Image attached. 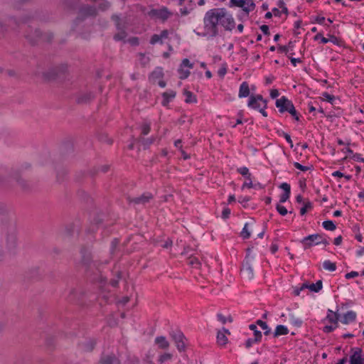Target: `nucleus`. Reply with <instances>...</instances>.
Masks as SVG:
<instances>
[{"mask_svg":"<svg viewBox=\"0 0 364 364\" xmlns=\"http://www.w3.org/2000/svg\"><path fill=\"white\" fill-rule=\"evenodd\" d=\"M356 319V313L353 311H348L341 319V322L343 324H348L355 321Z\"/></svg>","mask_w":364,"mask_h":364,"instance_id":"19","label":"nucleus"},{"mask_svg":"<svg viewBox=\"0 0 364 364\" xmlns=\"http://www.w3.org/2000/svg\"><path fill=\"white\" fill-rule=\"evenodd\" d=\"M249 328L253 331L254 341H260L262 338V334L260 331L257 329V324L252 323L249 326Z\"/></svg>","mask_w":364,"mask_h":364,"instance_id":"27","label":"nucleus"},{"mask_svg":"<svg viewBox=\"0 0 364 364\" xmlns=\"http://www.w3.org/2000/svg\"><path fill=\"white\" fill-rule=\"evenodd\" d=\"M170 335L174 341L177 349L181 352L186 350V344L184 340L186 339L183 333L181 331H172Z\"/></svg>","mask_w":364,"mask_h":364,"instance_id":"8","label":"nucleus"},{"mask_svg":"<svg viewBox=\"0 0 364 364\" xmlns=\"http://www.w3.org/2000/svg\"><path fill=\"white\" fill-rule=\"evenodd\" d=\"M248 225H249V223H246L242 228V232H241V236L244 239H248L251 235V233L248 230Z\"/></svg>","mask_w":364,"mask_h":364,"instance_id":"44","label":"nucleus"},{"mask_svg":"<svg viewBox=\"0 0 364 364\" xmlns=\"http://www.w3.org/2000/svg\"><path fill=\"white\" fill-rule=\"evenodd\" d=\"M6 246L10 252H13L16 246V237L14 233L9 235L6 237Z\"/></svg>","mask_w":364,"mask_h":364,"instance_id":"20","label":"nucleus"},{"mask_svg":"<svg viewBox=\"0 0 364 364\" xmlns=\"http://www.w3.org/2000/svg\"><path fill=\"white\" fill-rule=\"evenodd\" d=\"M323 287L321 280L317 281L315 284H311L309 286V289L314 292H318Z\"/></svg>","mask_w":364,"mask_h":364,"instance_id":"36","label":"nucleus"},{"mask_svg":"<svg viewBox=\"0 0 364 364\" xmlns=\"http://www.w3.org/2000/svg\"><path fill=\"white\" fill-rule=\"evenodd\" d=\"M350 352V364H364V354L361 348H352Z\"/></svg>","mask_w":364,"mask_h":364,"instance_id":"9","label":"nucleus"},{"mask_svg":"<svg viewBox=\"0 0 364 364\" xmlns=\"http://www.w3.org/2000/svg\"><path fill=\"white\" fill-rule=\"evenodd\" d=\"M220 9H223V16L220 17V21H219V24H220L226 31H231L235 26V23L233 17L231 14L227 12L226 9L225 8H219ZM220 15L221 12H220ZM223 14V12H222Z\"/></svg>","mask_w":364,"mask_h":364,"instance_id":"5","label":"nucleus"},{"mask_svg":"<svg viewBox=\"0 0 364 364\" xmlns=\"http://www.w3.org/2000/svg\"><path fill=\"white\" fill-rule=\"evenodd\" d=\"M228 342V338L224 333L218 331L217 334V343L220 346H225Z\"/></svg>","mask_w":364,"mask_h":364,"instance_id":"34","label":"nucleus"},{"mask_svg":"<svg viewBox=\"0 0 364 364\" xmlns=\"http://www.w3.org/2000/svg\"><path fill=\"white\" fill-rule=\"evenodd\" d=\"M188 264L194 268H199L200 266V262L197 257H190L187 260Z\"/></svg>","mask_w":364,"mask_h":364,"instance_id":"38","label":"nucleus"},{"mask_svg":"<svg viewBox=\"0 0 364 364\" xmlns=\"http://www.w3.org/2000/svg\"><path fill=\"white\" fill-rule=\"evenodd\" d=\"M154 196L152 193L149 192H146L138 197H134L132 198H129V203H133L134 205H145L149 203L152 199Z\"/></svg>","mask_w":364,"mask_h":364,"instance_id":"11","label":"nucleus"},{"mask_svg":"<svg viewBox=\"0 0 364 364\" xmlns=\"http://www.w3.org/2000/svg\"><path fill=\"white\" fill-rule=\"evenodd\" d=\"M256 324L262 328V329L264 331V334L265 336H267L271 333V328L268 326L266 322L260 319H258L256 321Z\"/></svg>","mask_w":364,"mask_h":364,"instance_id":"32","label":"nucleus"},{"mask_svg":"<svg viewBox=\"0 0 364 364\" xmlns=\"http://www.w3.org/2000/svg\"><path fill=\"white\" fill-rule=\"evenodd\" d=\"M323 267L324 269L333 272L336 269V263L331 262L330 260H325L323 262Z\"/></svg>","mask_w":364,"mask_h":364,"instance_id":"35","label":"nucleus"},{"mask_svg":"<svg viewBox=\"0 0 364 364\" xmlns=\"http://www.w3.org/2000/svg\"><path fill=\"white\" fill-rule=\"evenodd\" d=\"M110 6L109 2L107 1H104L103 2L100 3L98 6V8L100 10L105 11L107 10Z\"/></svg>","mask_w":364,"mask_h":364,"instance_id":"54","label":"nucleus"},{"mask_svg":"<svg viewBox=\"0 0 364 364\" xmlns=\"http://www.w3.org/2000/svg\"><path fill=\"white\" fill-rule=\"evenodd\" d=\"M267 107V101L263 102V105L258 109L259 112L262 114L263 117H267V112L265 111V109Z\"/></svg>","mask_w":364,"mask_h":364,"instance_id":"57","label":"nucleus"},{"mask_svg":"<svg viewBox=\"0 0 364 364\" xmlns=\"http://www.w3.org/2000/svg\"><path fill=\"white\" fill-rule=\"evenodd\" d=\"M289 322L291 325H293L295 327L299 328L301 326L303 321L301 318L295 316L294 314H290L289 316Z\"/></svg>","mask_w":364,"mask_h":364,"instance_id":"29","label":"nucleus"},{"mask_svg":"<svg viewBox=\"0 0 364 364\" xmlns=\"http://www.w3.org/2000/svg\"><path fill=\"white\" fill-rule=\"evenodd\" d=\"M183 95L186 96L185 102L186 103H193L197 102L196 96L192 92L184 90Z\"/></svg>","mask_w":364,"mask_h":364,"instance_id":"30","label":"nucleus"},{"mask_svg":"<svg viewBox=\"0 0 364 364\" xmlns=\"http://www.w3.org/2000/svg\"><path fill=\"white\" fill-rule=\"evenodd\" d=\"M181 139H178L176 140L175 142H174V145L177 148H179L181 151V154H182V156L183 158L186 160V159H188L190 158L189 155L187 154L183 149H182V146H181Z\"/></svg>","mask_w":364,"mask_h":364,"instance_id":"41","label":"nucleus"},{"mask_svg":"<svg viewBox=\"0 0 364 364\" xmlns=\"http://www.w3.org/2000/svg\"><path fill=\"white\" fill-rule=\"evenodd\" d=\"M162 101L161 105L164 107H167L170 103L176 97V92L173 90H169L162 93Z\"/></svg>","mask_w":364,"mask_h":364,"instance_id":"13","label":"nucleus"},{"mask_svg":"<svg viewBox=\"0 0 364 364\" xmlns=\"http://www.w3.org/2000/svg\"><path fill=\"white\" fill-rule=\"evenodd\" d=\"M246 181L243 183L242 186V189H244L245 188H251L253 187V183L252 181L251 176H249V178H245Z\"/></svg>","mask_w":364,"mask_h":364,"instance_id":"53","label":"nucleus"},{"mask_svg":"<svg viewBox=\"0 0 364 364\" xmlns=\"http://www.w3.org/2000/svg\"><path fill=\"white\" fill-rule=\"evenodd\" d=\"M246 0H230V7L242 8L245 5Z\"/></svg>","mask_w":364,"mask_h":364,"instance_id":"40","label":"nucleus"},{"mask_svg":"<svg viewBox=\"0 0 364 364\" xmlns=\"http://www.w3.org/2000/svg\"><path fill=\"white\" fill-rule=\"evenodd\" d=\"M359 275L358 272H355V271H352L350 272H348L347 273L346 275H345V277L346 279H352V278H354V277H356Z\"/></svg>","mask_w":364,"mask_h":364,"instance_id":"62","label":"nucleus"},{"mask_svg":"<svg viewBox=\"0 0 364 364\" xmlns=\"http://www.w3.org/2000/svg\"><path fill=\"white\" fill-rule=\"evenodd\" d=\"M127 42L133 46H137L139 45V40L138 37H131L127 40Z\"/></svg>","mask_w":364,"mask_h":364,"instance_id":"56","label":"nucleus"},{"mask_svg":"<svg viewBox=\"0 0 364 364\" xmlns=\"http://www.w3.org/2000/svg\"><path fill=\"white\" fill-rule=\"evenodd\" d=\"M149 43L151 45H155L156 43H160V44H163L164 43L163 41L161 39V37H160L159 34H154L151 37Z\"/></svg>","mask_w":364,"mask_h":364,"instance_id":"42","label":"nucleus"},{"mask_svg":"<svg viewBox=\"0 0 364 364\" xmlns=\"http://www.w3.org/2000/svg\"><path fill=\"white\" fill-rule=\"evenodd\" d=\"M164 77V73L161 68H156L150 75V78L152 80L160 79Z\"/></svg>","mask_w":364,"mask_h":364,"instance_id":"33","label":"nucleus"},{"mask_svg":"<svg viewBox=\"0 0 364 364\" xmlns=\"http://www.w3.org/2000/svg\"><path fill=\"white\" fill-rule=\"evenodd\" d=\"M118 32L113 36V39L115 41H124L127 37V30L117 31Z\"/></svg>","mask_w":364,"mask_h":364,"instance_id":"28","label":"nucleus"},{"mask_svg":"<svg viewBox=\"0 0 364 364\" xmlns=\"http://www.w3.org/2000/svg\"><path fill=\"white\" fill-rule=\"evenodd\" d=\"M276 107L280 113L288 112L297 122L300 120V114L294 107L293 102L286 96L277 99L275 102Z\"/></svg>","mask_w":364,"mask_h":364,"instance_id":"2","label":"nucleus"},{"mask_svg":"<svg viewBox=\"0 0 364 364\" xmlns=\"http://www.w3.org/2000/svg\"><path fill=\"white\" fill-rule=\"evenodd\" d=\"M172 358V355L171 353H164L159 358V362L160 363H163L168 360H171Z\"/></svg>","mask_w":364,"mask_h":364,"instance_id":"50","label":"nucleus"},{"mask_svg":"<svg viewBox=\"0 0 364 364\" xmlns=\"http://www.w3.org/2000/svg\"><path fill=\"white\" fill-rule=\"evenodd\" d=\"M97 14V9L93 6L85 5L80 7L79 10L80 16L77 18V20L82 21L84 18L89 16H95Z\"/></svg>","mask_w":364,"mask_h":364,"instance_id":"12","label":"nucleus"},{"mask_svg":"<svg viewBox=\"0 0 364 364\" xmlns=\"http://www.w3.org/2000/svg\"><path fill=\"white\" fill-rule=\"evenodd\" d=\"M294 166L296 168H297V169H299V170H300L301 171H307L309 170H311V167H312V166H303L301 164H299V162H294Z\"/></svg>","mask_w":364,"mask_h":364,"instance_id":"48","label":"nucleus"},{"mask_svg":"<svg viewBox=\"0 0 364 364\" xmlns=\"http://www.w3.org/2000/svg\"><path fill=\"white\" fill-rule=\"evenodd\" d=\"M323 97L325 98V100L326 101H328V102H330L331 105H333V102L334 100H336V97L334 95H330L329 93L328 92H323L322 94Z\"/></svg>","mask_w":364,"mask_h":364,"instance_id":"49","label":"nucleus"},{"mask_svg":"<svg viewBox=\"0 0 364 364\" xmlns=\"http://www.w3.org/2000/svg\"><path fill=\"white\" fill-rule=\"evenodd\" d=\"M279 188L284 191L283 193H282L279 197V203H285L290 197L291 186L287 183H282L279 186Z\"/></svg>","mask_w":364,"mask_h":364,"instance_id":"15","label":"nucleus"},{"mask_svg":"<svg viewBox=\"0 0 364 364\" xmlns=\"http://www.w3.org/2000/svg\"><path fill=\"white\" fill-rule=\"evenodd\" d=\"M101 364H121L120 360L114 354L103 355L100 358Z\"/></svg>","mask_w":364,"mask_h":364,"instance_id":"17","label":"nucleus"},{"mask_svg":"<svg viewBox=\"0 0 364 364\" xmlns=\"http://www.w3.org/2000/svg\"><path fill=\"white\" fill-rule=\"evenodd\" d=\"M250 197L249 196H240L238 198V202L243 205L245 207V204L250 201Z\"/></svg>","mask_w":364,"mask_h":364,"instance_id":"59","label":"nucleus"},{"mask_svg":"<svg viewBox=\"0 0 364 364\" xmlns=\"http://www.w3.org/2000/svg\"><path fill=\"white\" fill-rule=\"evenodd\" d=\"M338 326V323H331V325H326L323 327V332L331 333Z\"/></svg>","mask_w":364,"mask_h":364,"instance_id":"47","label":"nucleus"},{"mask_svg":"<svg viewBox=\"0 0 364 364\" xmlns=\"http://www.w3.org/2000/svg\"><path fill=\"white\" fill-rule=\"evenodd\" d=\"M326 319L331 323H338L339 321V314L337 312H333L331 309H328Z\"/></svg>","mask_w":364,"mask_h":364,"instance_id":"24","label":"nucleus"},{"mask_svg":"<svg viewBox=\"0 0 364 364\" xmlns=\"http://www.w3.org/2000/svg\"><path fill=\"white\" fill-rule=\"evenodd\" d=\"M147 15L151 18L160 19L162 21H165L171 16V13L167 7L163 6L159 9H151L147 12Z\"/></svg>","mask_w":364,"mask_h":364,"instance_id":"4","label":"nucleus"},{"mask_svg":"<svg viewBox=\"0 0 364 364\" xmlns=\"http://www.w3.org/2000/svg\"><path fill=\"white\" fill-rule=\"evenodd\" d=\"M259 342H260V341H254V338H250L245 341V347L250 348L254 343Z\"/></svg>","mask_w":364,"mask_h":364,"instance_id":"61","label":"nucleus"},{"mask_svg":"<svg viewBox=\"0 0 364 364\" xmlns=\"http://www.w3.org/2000/svg\"><path fill=\"white\" fill-rule=\"evenodd\" d=\"M178 73H180V79L181 80H185L186 79L189 75H190V71L188 70H185L183 69L182 67L180 66L179 69H178Z\"/></svg>","mask_w":364,"mask_h":364,"instance_id":"45","label":"nucleus"},{"mask_svg":"<svg viewBox=\"0 0 364 364\" xmlns=\"http://www.w3.org/2000/svg\"><path fill=\"white\" fill-rule=\"evenodd\" d=\"M314 40L315 41H317V40H321V42L323 44H326L328 42H329V40L328 38H326L325 37L323 36V34L321 33H317L315 36H314Z\"/></svg>","mask_w":364,"mask_h":364,"instance_id":"52","label":"nucleus"},{"mask_svg":"<svg viewBox=\"0 0 364 364\" xmlns=\"http://www.w3.org/2000/svg\"><path fill=\"white\" fill-rule=\"evenodd\" d=\"M260 30L262 31V32L265 36H269L270 35L269 28V26L267 25H262V26H260Z\"/></svg>","mask_w":364,"mask_h":364,"instance_id":"63","label":"nucleus"},{"mask_svg":"<svg viewBox=\"0 0 364 364\" xmlns=\"http://www.w3.org/2000/svg\"><path fill=\"white\" fill-rule=\"evenodd\" d=\"M81 254L82 262L87 267V271H93V269H95L97 270V272H100L98 262L96 261H92L89 253L86 254L82 251Z\"/></svg>","mask_w":364,"mask_h":364,"instance_id":"10","label":"nucleus"},{"mask_svg":"<svg viewBox=\"0 0 364 364\" xmlns=\"http://www.w3.org/2000/svg\"><path fill=\"white\" fill-rule=\"evenodd\" d=\"M250 95V87L247 82H243L240 86L238 97L240 98L247 97Z\"/></svg>","mask_w":364,"mask_h":364,"instance_id":"21","label":"nucleus"},{"mask_svg":"<svg viewBox=\"0 0 364 364\" xmlns=\"http://www.w3.org/2000/svg\"><path fill=\"white\" fill-rule=\"evenodd\" d=\"M256 5L253 0H246L245 5L242 8L245 15L246 16H249L250 11L255 10Z\"/></svg>","mask_w":364,"mask_h":364,"instance_id":"22","label":"nucleus"},{"mask_svg":"<svg viewBox=\"0 0 364 364\" xmlns=\"http://www.w3.org/2000/svg\"><path fill=\"white\" fill-rule=\"evenodd\" d=\"M264 101H267V100H264L261 95H251L250 97V99L248 101V106L255 105L256 102H260L263 105Z\"/></svg>","mask_w":364,"mask_h":364,"instance_id":"26","label":"nucleus"},{"mask_svg":"<svg viewBox=\"0 0 364 364\" xmlns=\"http://www.w3.org/2000/svg\"><path fill=\"white\" fill-rule=\"evenodd\" d=\"M111 19L114 21L117 31L127 30V22L125 19H122L117 14H113L111 16Z\"/></svg>","mask_w":364,"mask_h":364,"instance_id":"14","label":"nucleus"},{"mask_svg":"<svg viewBox=\"0 0 364 364\" xmlns=\"http://www.w3.org/2000/svg\"><path fill=\"white\" fill-rule=\"evenodd\" d=\"M241 272L249 279H252L253 277V269L247 259L243 262Z\"/></svg>","mask_w":364,"mask_h":364,"instance_id":"18","label":"nucleus"},{"mask_svg":"<svg viewBox=\"0 0 364 364\" xmlns=\"http://www.w3.org/2000/svg\"><path fill=\"white\" fill-rule=\"evenodd\" d=\"M321 238V234H312L304 237L300 242L303 245L304 249L307 250L312 246L319 245Z\"/></svg>","mask_w":364,"mask_h":364,"instance_id":"7","label":"nucleus"},{"mask_svg":"<svg viewBox=\"0 0 364 364\" xmlns=\"http://www.w3.org/2000/svg\"><path fill=\"white\" fill-rule=\"evenodd\" d=\"M325 21H326L325 17L317 16L315 17L314 21H312V22L313 23H317L321 24V25H324Z\"/></svg>","mask_w":364,"mask_h":364,"instance_id":"60","label":"nucleus"},{"mask_svg":"<svg viewBox=\"0 0 364 364\" xmlns=\"http://www.w3.org/2000/svg\"><path fill=\"white\" fill-rule=\"evenodd\" d=\"M68 70L67 65H61L58 67L52 68L43 73L44 77L48 80L57 79L60 75L64 74Z\"/></svg>","mask_w":364,"mask_h":364,"instance_id":"6","label":"nucleus"},{"mask_svg":"<svg viewBox=\"0 0 364 364\" xmlns=\"http://www.w3.org/2000/svg\"><path fill=\"white\" fill-rule=\"evenodd\" d=\"M155 343L161 349H166L169 346V343L167 341L166 337H164V336H158V337H156L155 338Z\"/></svg>","mask_w":364,"mask_h":364,"instance_id":"25","label":"nucleus"},{"mask_svg":"<svg viewBox=\"0 0 364 364\" xmlns=\"http://www.w3.org/2000/svg\"><path fill=\"white\" fill-rule=\"evenodd\" d=\"M323 228L326 230L333 231L336 226L332 220H325L322 223Z\"/></svg>","mask_w":364,"mask_h":364,"instance_id":"37","label":"nucleus"},{"mask_svg":"<svg viewBox=\"0 0 364 364\" xmlns=\"http://www.w3.org/2000/svg\"><path fill=\"white\" fill-rule=\"evenodd\" d=\"M181 67H188L189 68H193V64L190 62V60L188 58H184L182 60V63L181 64Z\"/></svg>","mask_w":364,"mask_h":364,"instance_id":"58","label":"nucleus"},{"mask_svg":"<svg viewBox=\"0 0 364 364\" xmlns=\"http://www.w3.org/2000/svg\"><path fill=\"white\" fill-rule=\"evenodd\" d=\"M276 209L277 212L282 215H286L288 213L287 208L284 206L279 204H277L276 205Z\"/></svg>","mask_w":364,"mask_h":364,"instance_id":"51","label":"nucleus"},{"mask_svg":"<svg viewBox=\"0 0 364 364\" xmlns=\"http://www.w3.org/2000/svg\"><path fill=\"white\" fill-rule=\"evenodd\" d=\"M237 171L245 178H249V176H252L249 171L248 168H247L246 166L238 168Z\"/></svg>","mask_w":364,"mask_h":364,"instance_id":"43","label":"nucleus"},{"mask_svg":"<svg viewBox=\"0 0 364 364\" xmlns=\"http://www.w3.org/2000/svg\"><path fill=\"white\" fill-rule=\"evenodd\" d=\"M94 98L95 95L93 92H87L80 94L76 99V102L78 104H87L90 102Z\"/></svg>","mask_w":364,"mask_h":364,"instance_id":"16","label":"nucleus"},{"mask_svg":"<svg viewBox=\"0 0 364 364\" xmlns=\"http://www.w3.org/2000/svg\"><path fill=\"white\" fill-rule=\"evenodd\" d=\"M9 209L4 203H0V218L1 220H6L9 218Z\"/></svg>","mask_w":364,"mask_h":364,"instance_id":"31","label":"nucleus"},{"mask_svg":"<svg viewBox=\"0 0 364 364\" xmlns=\"http://www.w3.org/2000/svg\"><path fill=\"white\" fill-rule=\"evenodd\" d=\"M230 213H231L230 209L229 208H223V210L222 211L221 217L223 219L226 220V219L229 218Z\"/></svg>","mask_w":364,"mask_h":364,"instance_id":"55","label":"nucleus"},{"mask_svg":"<svg viewBox=\"0 0 364 364\" xmlns=\"http://www.w3.org/2000/svg\"><path fill=\"white\" fill-rule=\"evenodd\" d=\"M347 158H350L355 161L363 162L364 161V159L361 157V154L358 153H353L352 155L346 156L343 159H346Z\"/></svg>","mask_w":364,"mask_h":364,"instance_id":"46","label":"nucleus"},{"mask_svg":"<svg viewBox=\"0 0 364 364\" xmlns=\"http://www.w3.org/2000/svg\"><path fill=\"white\" fill-rule=\"evenodd\" d=\"M17 183L23 189H26L28 188L26 181L23 178H18L17 180Z\"/></svg>","mask_w":364,"mask_h":364,"instance_id":"64","label":"nucleus"},{"mask_svg":"<svg viewBox=\"0 0 364 364\" xmlns=\"http://www.w3.org/2000/svg\"><path fill=\"white\" fill-rule=\"evenodd\" d=\"M313 208L312 203L310 201H307L304 203L303 207L300 209V214L304 215L306 213Z\"/></svg>","mask_w":364,"mask_h":364,"instance_id":"39","label":"nucleus"},{"mask_svg":"<svg viewBox=\"0 0 364 364\" xmlns=\"http://www.w3.org/2000/svg\"><path fill=\"white\" fill-rule=\"evenodd\" d=\"M289 333V330L287 326L284 325H278L274 332V337L277 338L280 336H285Z\"/></svg>","mask_w":364,"mask_h":364,"instance_id":"23","label":"nucleus"},{"mask_svg":"<svg viewBox=\"0 0 364 364\" xmlns=\"http://www.w3.org/2000/svg\"><path fill=\"white\" fill-rule=\"evenodd\" d=\"M220 12H223V9L218 8L208 10L203 18V31L197 33L198 36L203 37L214 38L218 35V25L220 17L223 16V13L220 15Z\"/></svg>","mask_w":364,"mask_h":364,"instance_id":"1","label":"nucleus"},{"mask_svg":"<svg viewBox=\"0 0 364 364\" xmlns=\"http://www.w3.org/2000/svg\"><path fill=\"white\" fill-rule=\"evenodd\" d=\"M25 38L30 42L31 44L36 45L41 41L48 43L51 42L53 38V34L51 33H46L43 34L38 29H35L33 34L30 33V31H26Z\"/></svg>","mask_w":364,"mask_h":364,"instance_id":"3","label":"nucleus"}]
</instances>
